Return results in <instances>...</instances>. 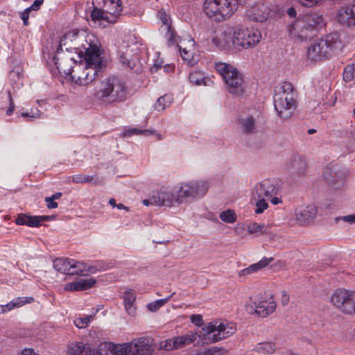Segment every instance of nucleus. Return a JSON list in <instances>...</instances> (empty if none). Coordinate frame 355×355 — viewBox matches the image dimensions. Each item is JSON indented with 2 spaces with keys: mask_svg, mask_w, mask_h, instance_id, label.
<instances>
[{
  "mask_svg": "<svg viewBox=\"0 0 355 355\" xmlns=\"http://www.w3.org/2000/svg\"><path fill=\"white\" fill-rule=\"evenodd\" d=\"M101 44L95 36H89L83 44L84 51H80V54L84 53V58L86 65L80 75L73 74L74 71H71V68L65 66V68L70 69L71 78L80 85H86L94 81L101 73V70L105 67L106 63L103 60L101 56Z\"/></svg>",
  "mask_w": 355,
  "mask_h": 355,
  "instance_id": "nucleus-1",
  "label": "nucleus"
},
{
  "mask_svg": "<svg viewBox=\"0 0 355 355\" xmlns=\"http://www.w3.org/2000/svg\"><path fill=\"white\" fill-rule=\"evenodd\" d=\"M89 36L78 30H73L65 33L60 39V44L56 50V54L53 57L56 68L60 73L68 74L70 73V69L65 68V62L67 61L76 62L74 58L69 55L72 50L78 54L79 58H82L84 53L80 54V51H84L83 44Z\"/></svg>",
  "mask_w": 355,
  "mask_h": 355,
  "instance_id": "nucleus-2",
  "label": "nucleus"
},
{
  "mask_svg": "<svg viewBox=\"0 0 355 355\" xmlns=\"http://www.w3.org/2000/svg\"><path fill=\"white\" fill-rule=\"evenodd\" d=\"M95 96L103 104L116 106L128 100L130 90L122 77L110 76L99 83Z\"/></svg>",
  "mask_w": 355,
  "mask_h": 355,
  "instance_id": "nucleus-3",
  "label": "nucleus"
},
{
  "mask_svg": "<svg viewBox=\"0 0 355 355\" xmlns=\"http://www.w3.org/2000/svg\"><path fill=\"white\" fill-rule=\"evenodd\" d=\"M274 106L279 116L283 119L290 118L296 108L294 88L291 83L284 82L275 89Z\"/></svg>",
  "mask_w": 355,
  "mask_h": 355,
  "instance_id": "nucleus-4",
  "label": "nucleus"
},
{
  "mask_svg": "<svg viewBox=\"0 0 355 355\" xmlns=\"http://www.w3.org/2000/svg\"><path fill=\"white\" fill-rule=\"evenodd\" d=\"M341 44L339 34L337 32L331 33L310 45L307 49V57L313 61L328 58L341 47Z\"/></svg>",
  "mask_w": 355,
  "mask_h": 355,
  "instance_id": "nucleus-5",
  "label": "nucleus"
},
{
  "mask_svg": "<svg viewBox=\"0 0 355 355\" xmlns=\"http://www.w3.org/2000/svg\"><path fill=\"white\" fill-rule=\"evenodd\" d=\"M248 0H205L203 11L216 21H223L231 16L239 4H245Z\"/></svg>",
  "mask_w": 355,
  "mask_h": 355,
  "instance_id": "nucleus-6",
  "label": "nucleus"
},
{
  "mask_svg": "<svg viewBox=\"0 0 355 355\" xmlns=\"http://www.w3.org/2000/svg\"><path fill=\"white\" fill-rule=\"evenodd\" d=\"M201 329L204 331L201 334V345H205L218 342L233 335L236 331V326L234 323L218 321L205 324L201 318Z\"/></svg>",
  "mask_w": 355,
  "mask_h": 355,
  "instance_id": "nucleus-7",
  "label": "nucleus"
},
{
  "mask_svg": "<svg viewBox=\"0 0 355 355\" xmlns=\"http://www.w3.org/2000/svg\"><path fill=\"white\" fill-rule=\"evenodd\" d=\"M215 69L222 76L227 91L235 96L244 92L243 78L236 68L225 62H216Z\"/></svg>",
  "mask_w": 355,
  "mask_h": 355,
  "instance_id": "nucleus-8",
  "label": "nucleus"
},
{
  "mask_svg": "<svg viewBox=\"0 0 355 355\" xmlns=\"http://www.w3.org/2000/svg\"><path fill=\"white\" fill-rule=\"evenodd\" d=\"M234 40L236 50L252 48L257 45L261 39V34L258 30L244 28L238 26L233 28Z\"/></svg>",
  "mask_w": 355,
  "mask_h": 355,
  "instance_id": "nucleus-9",
  "label": "nucleus"
},
{
  "mask_svg": "<svg viewBox=\"0 0 355 355\" xmlns=\"http://www.w3.org/2000/svg\"><path fill=\"white\" fill-rule=\"evenodd\" d=\"M153 349L150 340L141 337L133 340L131 343L120 345L118 355H151Z\"/></svg>",
  "mask_w": 355,
  "mask_h": 355,
  "instance_id": "nucleus-10",
  "label": "nucleus"
},
{
  "mask_svg": "<svg viewBox=\"0 0 355 355\" xmlns=\"http://www.w3.org/2000/svg\"><path fill=\"white\" fill-rule=\"evenodd\" d=\"M288 31L293 37L300 41L311 38L316 34L314 25L310 24L304 15L297 18L293 24H291Z\"/></svg>",
  "mask_w": 355,
  "mask_h": 355,
  "instance_id": "nucleus-11",
  "label": "nucleus"
},
{
  "mask_svg": "<svg viewBox=\"0 0 355 355\" xmlns=\"http://www.w3.org/2000/svg\"><path fill=\"white\" fill-rule=\"evenodd\" d=\"M211 42L216 48L225 53L236 50L232 31H224L211 37Z\"/></svg>",
  "mask_w": 355,
  "mask_h": 355,
  "instance_id": "nucleus-12",
  "label": "nucleus"
},
{
  "mask_svg": "<svg viewBox=\"0 0 355 355\" xmlns=\"http://www.w3.org/2000/svg\"><path fill=\"white\" fill-rule=\"evenodd\" d=\"M285 170L291 178H300L306 174L307 164L302 156L294 155L285 163Z\"/></svg>",
  "mask_w": 355,
  "mask_h": 355,
  "instance_id": "nucleus-13",
  "label": "nucleus"
},
{
  "mask_svg": "<svg viewBox=\"0 0 355 355\" xmlns=\"http://www.w3.org/2000/svg\"><path fill=\"white\" fill-rule=\"evenodd\" d=\"M279 189L278 182L276 180L266 179L258 183L253 191V196L257 198H270L277 194Z\"/></svg>",
  "mask_w": 355,
  "mask_h": 355,
  "instance_id": "nucleus-14",
  "label": "nucleus"
},
{
  "mask_svg": "<svg viewBox=\"0 0 355 355\" xmlns=\"http://www.w3.org/2000/svg\"><path fill=\"white\" fill-rule=\"evenodd\" d=\"M199 183L198 181H190L182 184L178 189L175 190L176 202L182 203L186 199L195 197L199 190Z\"/></svg>",
  "mask_w": 355,
  "mask_h": 355,
  "instance_id": "nucleus-15",
  "label": "nucleus"
},
{
  "mask_svg": "<svg viewBox=\"0 0 355 355\" xmlns=\"http://www.w3.org/2000/svg\"><path fill=\"white\" fill-rule=\"evenodd\" d=\"M338 20L343 25L355 27V3L342 8L338 12Z\"/></svg>",
  "mask_w": 355,
  "mask_h": 355,
  "instance_id": "nucleus-16",
  "label": "nucleus"
},
{
  "mask_svg": "<svg viewBox=\"0 0 355 355\" xmlns=\"http://www.w3.org/2000/svg\"><path fill=\"white\" fill-rule=\"evenodd\" d=\"M318 214L315 205H308L303 210L296 211V221L301 225H309L313 222Z\"/></svg>",
  "mask_w": 355,
  "mask_h": 355,
  "instance_id": "nucleus-17",
  "label": "nucleus"
},
{
  "mask_svg": "<svg viewBox=\"0 0 355 355\" xmlns=\"http://www.w3.org/2000/svg\"><path fill=\"white\" fill-rule=\"evenodd\" d=\"M157 205L171 207L176 202L175 190L169 191L166 188H161L159 191L154 193Z\"/></svg>",
  "mask_w": 355,
  "mask_h": 355,
  "instance_id": "nucleus-18",
  "label": "nucleus"
},
{
  "mask_svg": "<svg viewBox=\"0 0 355 355\" xmlns=\"http://www.w3.org/2000/svg\"><path fill=\"white\" fill-rule=\"evenodd\" d=\"M351 291L339 288L336 290L331 297L332 304L343 313L345 304L347 303Z\"/></svg>",
  "mask_w": 355,
  "mask_h": 355,
  "instance_id": "nucleus-19",
  "label": "nucleus"
},
{
  "mask_svg": "<svg viewBox=\"0 0 355 355\" xmlns=\"http://www.w3.org/2000/svg\"><path fill=\"white\" fill-rule=\"evenodd\" d=\"M92 5L103 6L105 11L114 15H120L122 12L121 0H93Z\"/></svg>",
  "mask_w": 355,
  "mask_h": 355,
  "instance_id": "nucleus-20",
  "label": "nucleus"
},
{
  "mask_svg": "<svg viewBox=\"0 0 355 355\" xmlns=\"http://www.w3.org/2000/svg\"><path fill=\"white\" fill-rule=\"evenodd\" d=\"M253 304L255 306V314L261 318L267 317L272 313L276 309V303L273 301L268 302L266 300H262L259 302H254Z\"/></svg>",
  "mask_w": 355,
  "mask_h": 355,
  "instance_id": "nucleus-21",
  "label": "nucleus"
},
{
  "mask_svg": "<svg viewBox=\"0 0 355 355\" xmlns=\"http://www.w3.org/2000/svg\"><path fill=\"white\" fill-rule=\"evenodd\" d=\"M95 283L96 279L92 277L80 279L78 281L67 284L64 290L67 291H85L92 288Z\"/></svg>",
  "mask_w": 355,
  "mask_h": 355,
  "instance_id": "nucleus-22",
  "label": "nucleus"
},
{
  "mask_svg": "<svg viewBox=\"0 0 355 355\" xmlns=\"http://www.w3.org/2000/svg\"><path fill=\"white\" fill-rule=\"evenodd\" d=\"M69 352L71 355H101L98 350L83 343H78L71 346Z\"/></svg>",
  "mask_w": 355,
  "mask_h": 355,
  "instance_id": "nucleus-23",
  "label": "nucleus"
},
{
  "mask_svg": "<svg viewBox=\"0 0 355 355\" xmlns=\"http://www.w3.org/2000/svg\"><path fill=\"white\" fill-rule=\"evenodd\" d=\"M71 275H86L87 273H94L97 270L94 266L74 259H71Z\"/></svg>",
  "mask_w": 355,
  "mask_h": 355,
  "instance_id": "nucleus-24",
  "label": "nucleus"
},
{
  "mask_svg": "<svg viewBox=\"0 0 355 355\" xmlns=\"http://www.w3.org/2000/svg\"><path fill=\"white\" fill-rule=\"evenodd\" d=\"M118 53L119 62L123 67L133 69L136 72L139 71V67L137 66L135 60L138 59L137 56H136L135 59L131 58L132 54L128 50H126L125 52L119 51Z\"/></svg>",
  "mask_w": 355,
  "mask_h": 355,
  "instance_id": "nucleus-25",
  "label": "nucleus"
},
{
  "mask_svg": "<svg viewBox=\"0 0 355 355\" xmlns=\"http://www.w3.org/2000/svg\"><path fill=\"white\" fill-rule=\"evenodd\" d=\"M197 338V332L191 331L189 333L174 337L175 348L176 349H181L187 345L193 343Z\"/></svg>",
  "mask_w": 355,
  "mask_h": 355,
  "instance_id": "nucleus-26",
  "label": "nucleus"
},
{
  "mask_svg": "<svg viewBox=\"0 0 355 355\" xmlns=\"http://www.w3.org/2000/svg\"><path fill=\"white\" fill-rule=\"evenodd\" d=\"M239 123L243 133L252 135L257 132L256 119L252 116H248L245 118H241Z\"/></svg>",
  "mask_w": 355,
  "mask_h": 355,
  "instance_id": "nucleus-27",
  "label": "nucleus"
},
{
  "mask_svg": "<svg viewBox=\"0 0 355 355\" xmlns=\"http://www.w3.org/2000/svg\"><path fill=\"white\" fill-rule=\"evenodd\" d=\"M53 266L57 271L71 275V259L57 258L53 261Z\"/></svg>",
  "mask_w": 355,
  "mask_h": 355,
  "instance_id": "nucleus-28",
  "label": "nucleus"
},
{
  "mask_svg": "<svg viewBox=\"0 0 355 355\" xmlns=\"http://www.w3.org/2000/svg\"><path fill=\"white\" fill-rule=\"evenodd\" d=\"M268 6L261 4L259 5L256 10L250 15V19L257 22H264L269 19Z\"/></svg>",
  "mask_w": 355,
  "mask_h": 355,
  "instance_id": "nucleus-29",
  "label": "nucleus"
},
{
  "mask_svg": "<svg viewBox=\"0 0 355 355\" xmlns=\"http://www.w3.org/2000/svg\"><path fill=\"white\" fill-rule=\"evenodd\" d=\"M304 16L310 24L314 25L316 33L325 25L324 19L322 15L311 12L304 15Z\"/></svg>",
  "mask_w": 355,
  "mask_h": 355,
  "instance_id": "nucleus-30",
  "label": "nucleus"
},
{
  "mask_svg": "<svg viewBox=\"0 0 355 355\" xmlns=\"http://www.w3.org/2000/svg\"><path fill=\"white\" fill-rule=\"evenodd\" d=\"M136 300L135 293L131 290L125 292L123 295V304L125 309L128 314L134 315L135 309L134 307V302Z\"/></svg>",
  "mask_w": 355,
  "mask_h": 355,
  "instance_id": "nucleus-31",
  "label": "nucleus"
},
{
  "mask_svg": "<svg viewBox=\"0 0 355 355\" xmlns=\"http://www.w3.org/2000/svg\"><path fill=\"white\" fill-rule=\"evenodd\" d=\"M173 101V97L169 94H164L159 97L155 103L154 107L158 112L164 110L169 107Z\"/></svg>",
  "mask_w": 355,
  "mask_h": 355,
  "instance_id": "nucleus-32",
  "label": "nucleus"
},
{
  "mask_svg": "<svg viewBox=\"0 0 355 355\" xmlns=\"http://www.w3.org/2000/svg\"><path fill=\"white\" fill-rule=\"evenodd\" d=\"M33 301V297H28V300H27V297H17L10 302L3 305V306H5L6 311H9L15 307H20L26 303H29Z\"/></svg>",
  "mask_w": 355,
  "mask_h": 355,
  "instance_id": "nucleus-33",
  "label": "nucleus"
},
{
  "mask_svg": "<svg viewBox=\"0 0 355 355\" xmlns=\"http://www.w3.org/2000/svg\"><path fill=\"white\" fill-rule=\"evenodd\" d=\"M247 230L249 234L259 233L260 234H268V230L266 225L257 223H251L247 225Z\"/></svg>",
  "mask_w": 355,
  "mask_h": 355,
  "instance_id": "nucleus-34",
  "label": "nucleus"
},
{
  "mask_svg": "<svg viewBox=\"0 0 355 355\" xmlns=\"http://www.w3.org/2000/svg\"><path fill=\"white\" fill-rule=\"evenodd\" d=\"M255 350L259 353L272 354L276 350V346L272 343L265 342L259 343L256 346Z\"/></svg>",
  "mask_w": 355,
  "mask_h": 355,
  "instance_id": "nucleus-35",
  "label": "nucleus"
},
{
  "mask_svg": "<svg viewBox=\"0 0 355 355\" xmlns=\"http://www.w3.org/2000/svg\"><path fill=\"white\" fill-rule=\"evenodd\" d=\"M343 313L351 315H355V291H351Z\"/></svg>",
  "mask_w": 355,
  "mask_h": 355,
  "instance_id": "nucleus-36",
  "label": "nucleus"
},
{
  "mask_svg": "<svg viewBox=\"0 0 355 355\" xmlns=\"http://www.w3.org/2000/svg\"><path fill=\"white\" fill-rule=\"evenodd\" d=\"M93 10L91 12L90 14V17L92 20L94 22H102V19L103 18L104 12H107L103 9V6H98V5H93Z\"/></svg>",
  "mask_w": 355,
  "mask_h": 355,
  "instance_id": "nucleus-37",
  "label": "nucleus"
},
{
  "mask_svg": "<svg viewBox=\"0 0 355 355\" xmlns=\"http://www.w3.org/2000/svg\"><path fill=\"white\" fill-rule=\"evenodd\" d=\"M179 48L183 60L187 62L188 65L192 67L198 62V57L192 55L186 49H182L181 46H179Z\"/></svg>",
  "mask_w": 355,
  "mask_h": 355,
  "instance_id": "nucleus-38",
  "label": "nucleus"
},
{
  "mask_svg": "<svg viewBox=\"0 0 355 355\" xmlns=\"http://www.w3.org/2000/svg\"><path fill=\"white\" fill-rule=\"evenodd\" d=\"M220 219L227 223H233L236 220V215L234 210L227 209L219 214Z\"/></svg>",
  "mask_w": 355,
  "mask_h": 355,
  "instance_id": "nucleus-39",
  "label": "nucleus"
},
{
  "mask_svg": "<svg viewBox=\"0 0 355 355\" xmlns=\"http://www.w3.org/2000/svg\"><path fill=\"white\" fill-rule=\"evenodd\" d=\"M227 352V349L223 347H212L205 348L201 355H225Z\"/></svg>",
  "mask_w": 355,
  "mask_h": 355,
  "instance_id": "nucleus-40",
  "label": "nucleus"
},
{
  "mask_svg": "<svg viewBox=\"0 0 355 355\" xmlns=\"http://www.w3.org/2000/svg\"><path fill=\"white\" fill-rule=\"evenodd\" d=\"M273 260L272 258L267 259L266 257L263 258L260 261H259L257 263H254L250 265L248 268L249 270L250 271V273L255 272L259 270H261L263 268H265Z\"/></svg>",
  "mask_w": 355,
  "mask_h": 355,
  "instance_id": "nucleus-41",
  "label": "nucleus"
},
{
  "mask_svg": "<svg viewBox=\"0 0 355 355\" xmlns=\"http://www.w3.org/2000/svg\"><path fill=\"white\" fill-rule=\"evenodd\" d=\"M171 297L157 300L153 302H150L147 304V309L148 311L151 312H156L158 311L162 306H163L170 299Z\"/></svg>",
  "mask_w": 355,
  "mask_h": 355,
  "instance_id": "nucleus-42",
  "label": "nucleus"
},
{
  "mask_svg": "<svg viewBox=\"0 0 355 355\" xmlns=\"http://www.w3.org/2000/svg\"><path fill=\"white\" fill-rule=\"evenodd\" d=\"M355 69L353 64H347L343 71V80L345 82H350L354 78Z\"/></svg>",
  "mask_w": 355,
  "mask_h": 355,
  "instance_id": "nucleus-43",
  "label": "nucleus"
},
{
  "mask_svg": "<svg viewBox=\"0 0 355 355\" xmlns=\"http://www.w3.org/2000/svg\"><path fill=\"white\" fill-rule=\"evenodd\" d=\"M71 181L76 184H83L86 182H91L93 180L92 176L85 175H74L71 177Z\"/></svg>",
  "mask_w": 355,
  "mask_h": 355,
  "instance_id": "nucleus-44",
  "label": "nucleus"
},
{
  "mask_svg": "<svg viewBox=\"0 0 355 355\" xmlns=\"http://www.w3.org/2000/svg\"><path fill=\"white\" fill-rule=\"evenodd\" d=\"M254 200H256V206H257V208L255 209V213L258 214L263 213V211L265 209H266L268 207V205L266 201V198H255Z\"/></svg>",
  "mask_w": 355,
  "mask_h": 355,
  "instance_id": "nucleus-45",
  "label": "nucleus"
},
{
  "mask_svg": "<svg viewBox=\"0 0 355 355\" xmlns=\"http://www.w3.org/2000/svg\"><path fill=\"white\" fill-rule=\"evenodd\" d=\"M166 29L167 30L166 36L168 37L167 40L168 46L173 45L177 43L179 37L175 35L174 29L171 27V26H168Z\"/></svg>",
  "mask_w": 355,
  "mask_h": 355,
  "instance_id": "nucleus-46",
  "label": "nucleus"
},
{
  "mask_svg": "<svg viewBox=\"0 0 355 355\" xmlns=\"http://www.w3.org/2000/svg\"><path fill=\"white\" fill-rule=\"evenodd\" d=\"M173 343H175L174 337L171 339H168L160 342L159 348L166 351L176 349Z\"/></svg>",
  "mask_w": 355,
  "mask_h": 355,
  "instance_id": "nucleus-47",
  "label": "nucleus"
},
{
  "mask_svg": "<svg viewBox=\"0 0 355 355\" xmlns=\"http://www.w3.org/2000/svg\"><path fill=\"white\" fill-rule=\"evenodd\" d=\"M153 134V131L149 130H139L137 128H132L128 130L125 132V135L126 136H131L132 135H149Z\"/></svg>",
  "mask_w": 355,
  "mask_h": 355,
  "instance_id": "nucleus-48",
  "label": "nucleus"
},
{
  "mask_svg": "<svg viewBox=\"0 0 355 355\" xmlns=\"http://www.w3.org/2000/svg\"><path fill=\"white\" fill-rule=\"evenodd\" d=\"M268 16L269 18H275L277 15H281V8L278 5L272 4L268 6Z\"/></svg>",
  "mask_w": 355,
  "mask_h": 355,
  "instance_id": "nucleus-49",
  "label": "nucleus"
},
{
  "mask_svg": "<svg viewBox=\"0 0 355 355\" xmlns=\"http://www.w3.org/2000/svg\"><path fill=\"white\" fill-rule=\"evenodd\" d=\"M90 318H92V316L76 318L74 320V324L78 328H84L90 322Z\"/></svg>",
  "mask_w": 355,
  "mask_h": 355,
  "instance_id": "nucleus-50",
  "label": "nucleus"
},
{
  "mask_svg": "<svg viewBox=\"0 0 355 355\" xmlns=\"http://www.w3.org/2000/svg\"><path fill=\"white\" fill-rule=\"evenodd\" d=\"M41 225L39 216H28L27 220V226L31 227H38Z\"/></svg>",
  "mask_w": 355,
  "mask_h": 355,
  "instance_id": "nucleus-51",
  "label": "nucleus"
},
{
  "mask_svg": "<svg viewBox=\"0 0 355 355\" xmlns=\"http://www.w3.org/2000/svg\"><path fill=\"white\" fill-rule=\"evenodd\" d=\"M189 80L191 83L200 85V72L198 71H191L189 74Z\"/></svg>",
  "mask_w": 355,
  "mask_h": 355,
  "instance_id": "nucleus-52",
  "label": "nucleus"
},
{
  "mask_svg": "<svg viewBox=\"0 0 355 355\" xmlns=\"http://www.w3.org/2000/svg\"><path fill=\"white\" fill-rule=\"evenodd\" d=\"M28 215L24 214H18L15 223L18 225H27Z\"/></svg>",
  "mask_w": 355,
  "mask_h": 355,
  "instance_id": "nucleus-53",
  "label": "nucleus"
},
{
  "mask_svg": "<svg viewBox=\"0 0 355 355\" xmlns=\"http://www.w3.org/2000/svg\"><path fill=\"white\" fill-rule=\"evenodd\" d=\"M158 15L159 16L160 20L162 21L163 24L166 26L165 28H167L168 26H171V23L168 21V16L165 11L159 10L158 12Z\"/></svg>",
  "mask_w": 355,
  "mask_h": 355,
  "instance_id": "nucleus-54",
  "label": "nucleus"
},
{
  "mask_svg": "<svg viewBox=\"0 0 355 355\" xmlns=\"http://www.w3.org/2000/svg\"><path fill=\"white\" fill-rule=\"evenodd\" d=\"M340 220H343L345 222L353 224L355 223V214L352 215H347L345 216H340L336 218V221L338 222Z\"/></svg>",
  "mask_w": 355,
  "mask_h": 355,
  "instance_id": "nucleus-55",
  "label": "nucleus"
},
{
  "mask_svg": "<svg viewBox=\"0 0 355 355\" xmlns=\"http://www.w3.org/2000/svg\"><path fill=\"white\" fill-rule=\"evenodd\" d=\"M118 15H114L112 14H110L109 12H104L103 18L102 19V21H105L107 24L114 23L116 21V18Z\"/></svg>",
  "mask_w": 355,
  "mask_h": 355,
  "instance_id": "nucleus-56",
  "label": "nucleus"
},
{
  "mask_svg": "<svg viewBox=\"0 0 355 355\" xmlns=\"http://www.w3.org/2000/svg\"><path fill=\"white\" fill-rule=\"evenodd\" d=\"M8 98H9V107L6 111V114H7V115L10 116L13 113L14 110H15V103H14L13 98L11 96L10 92H8Z\"/></svg>",
  "mask_w": 355,
  "mask_h": 355,
  "instance_id": "nucleus-57",
  "label": "nucleus"
},
{
  "mask_svg": "<svg viewBox=\"0 0 355 355\" xmlns=\"http://www.w3.org/2000/svg\"><path fill=\"white\" fill-rule=\"evenodd\" d=\"M143 204L146 206H148L150 205H157L156 198L155 195L153 194L150 198L145 199L143 200Z\"/></svg>",
  "mask_w": 355,
  "mask_h": 355,
  "instance_id": "nucleus-58",
  "label": "nucleus"
},
{
  "mask_svg": "<svg viewBox=\"0 0 355 355\" xmlns=\"http://www.w3.org/2000/svg\"><path fill=\"white\" fill-rule=\"evenodd\" d=\"M43 2L44 0H35L33 3L31 5V8H33L34 10H38Z\"/></svg>",
  "mask_w": 355,
  "mask_h": 355,
  "instance_id": "nucleus-59",
  "label": "nucleus"
},
{
  "mask_svg": "<svg viewBox=\"0 0 355 355\" xmlns=\"http://www.w3.org/2000/svg\"><path fill=\"white\" fill-rule=\"evenodd\" d=\"M62 195L61 192H57L50 197H46L45 202L52 201V200H58L62 196Z\"/></svg>",
  "mask_w": 355,
  "mask_h": 355,
  "instance_id": "nucleus-60",
  "label": "nucleus"
},
{
  "mask_svg": "<svg viewBox=\"0 0 355 355\" xmlns=\"http://www.w3.org/2000/svg\"><path fill=\"white\" fill-rule=\"evenodd\" d=\"M191 322L198 327H200V315H191Z\"/></svg>",
  "mask_w": 355,
  "mask_h": 355,
  "instance_id": "nucleus-61",
  "label": "nucleus"
},
{
  "mask_svg": "<svg viewBox=\"0 0 355 355\" xmlns=\"http://www.w3.org/2000/svg\"><path fill=\"white\" fill-rule=\"evenodd\" d=\"M209 188V184L208 183V182H207V181L203 182L202 184H201V195L205 194L207 192Z\"/></svg>",
  "mask_w": 355,
  "mask_h": 355,
  "instance_id": "nucleus-62",
  "label": "nucleus"
},
{
  "mask_svg": "<svg viewBox=\"0 0 355 355\" xmlns=\"http://www.w3.org/2000/svg\"><path fill=\"white\" fill-rule=\"evenodd\" d=\"M20 17L21 19L23 20V24L24 26H28V18H29V15H27L26 12H21L20 14Z\"/></svg>",
  "mask_w": 355,
  "mask_h": 355,
  "instance_id": "nucleus-63",
  "label": "nucleus"
},
{
  "mask_svg": "<svg viewBox=\"0 0 355 355\" xmlns=\"http://www.w3.org/2000/svg\"><path fill=\"white\" fill-rule=\"evenodd\" d=\"M289 302V296L287 295L286 291L282 292V303L284 306L288 304Z\"/></svg>",
  "mask_w": 355,
  "mask_h": 355,
  "instance_id": "nucleus-64",
  "label": "nucleus"
}]
</instances>
